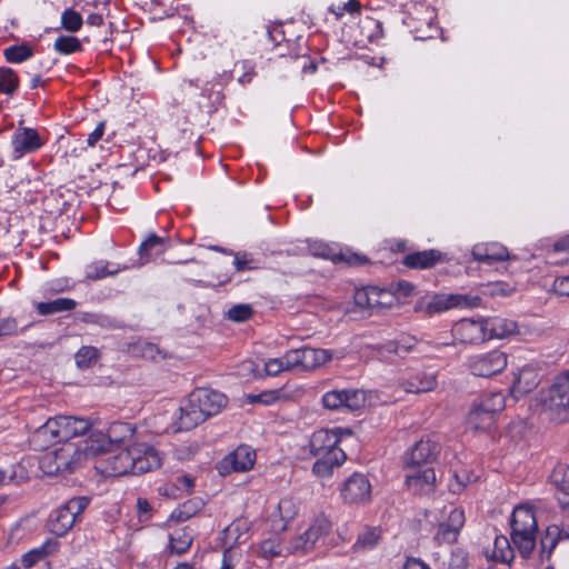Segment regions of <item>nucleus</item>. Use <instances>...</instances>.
Segmentation results:
<instances>
[{
  "mask_svg": "<svg viewBox=\"0 0 569 569\" xmlns=\"http://www.w3.org/2000/svg\"><path fill=\"white\" fill-rule=\"evenodd\" d=\"M383 349L388 352H393L399 356H403L405 353H409L412 350V345H403L395 341H390L383 346Z\"/></svg>",
  "mask_w": 569,
  "mask_h": 569,
  "instance_id": "nucleus-60",
  "label": "nucleus"
},
{
  "mask_svg": "<svg viewBox=\"0 0 569 569\" xmlns=\"http://www.w3.org/2000/svg\"><path fill=\"white\" fill-rule=\"evenodd\" d=\"M284 358H274L270 359L264 365V370L268 376H277L281 371L288 370L287 366L283 363Z\"/></svg>",
  "mask_w": 569,
  "mask_h": 569,
  "instance_id": "nucleus-55",
  "label": "nucleus"
},
{
  "mask_svg": "<svg viewBox=\"0 0 569 569\" xmlns=\"http://www.w3.org/2000/svg\"><path fill=\"white\" fill-rule=\"evenodd\" d=\"M542 409L551 420L563 422L569 419V372L557 377L548 395L542 399Z\"/></svg>",
  "mask_w": 569,
  "mask_h": 569,
  "instance_id": "nucleus-6",
  "label": "nucleus"
},
{
  "mask_svg": "<svg viewBox=\"0 0 569 569\" xmlns=\"http://www.w3.org/2000/svg\"><path fill=\"white\" fill-rule=\"evenodd\" d=\"M452 332L456 339L461 343H481L488 340L485 319H461L453 328Z\"/></svg>",
  "mask_w": 569,
  "mask_h": 569,
  "instance_id": "nucleus-13",
  "label": "nucleus"
},
{
  "mask_svg": "<svg viewBox=\"0 0 569 569\" xmlns=\"http://www.w3.org/2000/svg\"><path fill=\"white\" fill-rule=\"evenodd\" d=\"M330 530V522L326 518H318L316 521L305 531L307 545L315 547L318 539L327 535Z\"/></svg>",
  "mask_w": 569,
  "mask_h": 569,
  "instance_id": "nucleus-38",
  "label": "nucleus"
},
{
  "mask_svg": "<svg viewBox=\"0 0 569 569\" xmlns=\"http://www.w3.org/2000/svg\"><path fill=\"white\" fill-rule=\"evenodd\" d=\"M88 505L89 499L87 497H74L56 508L47 520L46 527L48 531L57 537L64 536L72 529Z\"/></svg>",
  "mask_w": 569,
  "mask_h": 569,
  "instance_id": "nucleus-4",
  "label": "nucleus"
},
{
  "mask_svg": "<svg viewBox=\"0 0 569 569\" xmlns=\"http://www.w3.org/2000/svg\"><path fill=\"white\" fill-rule=\"evenodd\" d=\"M77 307V302L70 298H57L54 300L39 302L37 310L41 316L53 315L63 311H71Z\"/></svg>",
  "mask_w": 569,
  "mask_h": 569,
  "instance_id": "nucleus-29",
  "label": "nucleus"
},
{
  "mask_svg": "<svg viewBox=\"0 0 569 569\" xmlns=\"http://www.w3.org/2000/svg\"><path fill=\"white\" fill-rule=\"evenodd\" d=\"M469 561L468 555L461 549H456L451 552L448 569H468Z\"/></svg>",
  "mask_w": 569,
  "mask_h": 569,
  "instance_id": "nucleus-49",
  "label": "nucleus"
},
{
  "mask_svg": "<svg viewBox=\"0 0 569 569\" xmlns=\"http://www.w3.org/2000/svg\"><path fill=\"white\" fill-rule=\"evenodd\" d=\"M471 253L476 261L487 264H492L509 258L507 248L497 243L477 244L472 248Z\"/></svg>",
  "mask_w": 569,
  "mask_h": 569,
  "instance_id": "nucleus-20",
  "label": "nucleus"
},
{
  "mask_svg": "<svg viewBox=\"0 0 569 569\" xmlns=\"http://www.w3.org/2000/svg\"><path fill=\"white\" fill-rule=\"evenodd\" d=\"M441 260V252L435 249L407 254L403 264L411 269H427Z\"/></svg>",
  "mask_w": 569,
  "mask_h": 569,
  "instance_id": "nucleus-22",
  "label": "nucleus"
},
{
  "mask_svg": "<svg viewBox=\"0 0 569 569\" xmlns=\"http://www.w3.org/2000/svg\"><path fill=\"white\" fill-rule=\"evenodd\" d=\"M347 400V396L342 390H333L323 395L322 403L326 408L336 410L343 407V402Z\"/></svg>",
  "mask_w": 569,
  "mask_h": 569,
  "instance_id": "nucleus-47",
  "label": "nucleus"
},
{
  "mask_svg": "<svg viewBox=\"0 0 569 569\" xmlns=\"http://www.w3.org/2000/svg\"><path fill=\"white\" fill-rule=\"evenodd\" d=\"M307 543L306 532H303L291 541L290 549L292 552L306 553L312 549V547Z\"/></svg>",
  "mask_w": 569,
  "mask_h": 569,
  "instance_id": "nucleus-58",
  "label": "nucleus"
},
{
  "mask_svg": "<svg viewBox=\"0 0 569 569\" xmlns=\"http://www.w3.org/2000/svg\"><path fill=\"white\" fill-rule=\"evenodd\" d=\"M19 87V78L10 68H0V92L12 94Z\"/></svg>",
  "mask_w": 569,
  "mask_h": 569,
  "instance_id": "nucleus-40",
  "label": "nucleus"
},
{
  "mask_svg": "<svg viewBox=\"0 0 569 569\" xmlns=\"http://www.w3.org/2000/svg\"><path fill=\"white\" fill-rule=\"evenodd\" d=\"M481 303L479 296L468 295H435L429 301L417 302L416 311H425L428 315L442 312L451 308H476Z\"/></svg>",
  "mask_w": 569,
  "mask_h": 569,
  "instance_id": "nucleus-8",
  "label": "nucleus"
},
{
  "mask_svg": "<svg viewBox=\"0 0 569 569\" xmlns=\"http://www.w3.org/2000/svg\"><path fill=\"white\" fill-rule=\"evenodd\" d=\"M109 262H94L87 268L86 277L90 280H99L107 276H114L119 272V269L110 270Z\"/></svg>",
  "mask_w": 569,
  "mask_h": 569,
  "instance_id": "nucleus-44",
  "label": "nucleus"
},
{
  "mask_svg": "<svg viewBox=\"0 0 569 569\" xmlns=\"http://www.w3.org/2000/svg\"><path fill=\"white\" fill-rule=\"evenodd\" d=\"M341 497L346 503L361 505L371 498V485L367 476L355 472L343 483Z\"/></svg>",
  "mask_w": 569,
  "mask_h": 569,
  "instance_id": "nucleus-10",
  "label": "nucleus"
},
{
  "mask_svg": "<svg viewBox=\"0 0 569 569\" xmlns=\"http://www.w3.org/2000/svg\"><path fill=\"white\" fill-rule=\"evenodd\" d=\"M252 263L253 259L250 257V254L246 252H237L234 254V267L238 272L253 269L254 267Z\"/></svg>",
  "mask_w": 569,
  "mask_h": 569,
  "instance_id": "nucleus-54",
  "label": "nucleus"
},
{
  "mask_svg": "<svg viewBox=\"0 0 569 569\" xmlns=\"http://www.w3.org/2000/svg\"><path fill=\"white\" fill-rule=\"evenodd\" d=\"M317 457L312 472L320 478L330 477L333 469L340 467L347 459L343 450H335L331 455Z\"/></svg>",
  "mask_w": 569,
  "mask_h": 569,
  "instance_id": "nucleus-21",
  "label": "nucleus"
},
{
  "mask_svg": "<svg viewBox=\"0 0 569 569\" xmlns=\"http://www.w3.org/2000/svg\"><path fill=\"white\" fill-rule=\"evenodd\" d=\"M437 385V376L425 371L413 372L400 382L402 389L410 393L429 392L435 390Z\"/></svg>",
  "mask_w": 569,
  "mask_h": 569,
  "instance_id": "nucleus-19",
  "label": "nucleus"
},
{
  "mask_svg": "<svg viewBox=\"0 0 569 569\" xmlns=\"http://www.w3.org/2000/svg\"><path fill=\"white\" fill-rule=\"evenodd\" d=\"M81 48L80 40L72 36H61L54 42V49L62 54L80 51Z\"/></svg>",
  "mask_w": 569,
  "mask_h": 569,
  "instance_id": "nucleus-43",
  "label": "nucleus"
},
{
  "mask_svg": "<svg viewBox=\"0 0 569 569\" xmlns=\"http://www.w3.org/2000/svg\"><path fill=\"white\" fill-rule=\"evenodd\" d=\"M507 366V357L502 351L495 350L487 355L470 359L469 369L478 377H490L501 372Z\"/></svg>",
  "mask_w": 569,
  "mask_h": 569,
  "instance_id": "nucleus-12",
  "label": "nucleus"
},
{
  "mask_svg": "<svg viewBox=\"0 0 569 569\" xmlns=\"http://www.w3.org/2000/svg\"><path fill=\"white\" fill-rule=\"evenodd\" d=\"M486 413V411L478 410V407L472 405L467 418L469 426L475 430L485 431L490 429L495 423V417L490 413Z\"/></svg>",
  "mask_w": 569,
  "mask_h": 569,
  "instance_id": "nucleus-34",
  "label": "nucleus"
},
{
  "mask_svg": "<svg viewBox=\"0 0 569 569\" xmlns=\"http://www.w3.org/2000/svg\"><path fill=\"white\" fill-rule=\"evenodd\" d=\"M440 451L438 442L421 439L403 455L405 469L430 468Z\"/></svg>",
  "mask_w": 569,
  "mask_h": 569,
  "instance_id": "nucleus-9",
  "label": "nucleus"
},
{
  "mask_svg": "<svg viewBox=\"0 0 569 569\" xmlns=\"http://www.w3.org/2000/svg\"><path fill=\"white\" fill-rule=\"evenodd\" d=\"M406 470V486L409 491L419 496H428L435 491L436 473L433 468H417Z\"/></svg>",
  "mask_w": 569,
  "mask_h": 569,
  "instance_id": "nucleus-14",
  "label": "nucleus"
},
{
  "mask_svg": "<svg viewBox=\"0 0 569 569\" xmlns=\"http://www.w3.org/2000/svg\"><path fill=\"white\" fill-rule=\"evenodd\" d=\"M104 121H101L98 123L96 129L89 134L87 142L90 147H93L102 138L104 133Z\"/></svg>",
  "mask_w": 569,
  "mask_h": 569,
  "instance_id": "nucleus-63",
  "label": "nucleus"
},
{
  "mask_svg": "<svg viewBox=\"0 0 569 569\" xmlns=\"http://www.w3.org/2000/svg\"><path fill=\"white\" fill-rule=\"evenodd\" d=\"M227 397L218 391L198 388L188 398L187 405L180 408L179 429L191 430L226 407Z\"/></svg>",
  "mask_w": 569,
  "mask_h": 569,
  "instance_id": "nucleus-2",
  "label": "nucleus"
},
{
  "mask_svg": "<svg viewBox=\"0 0 569 569\" xmlns=\"http://www.w3.org/2000/svg\"><path fill=\"white\" fill-rule=\"evenodd\" d=\"M277 510L279 520H272V528L274 531L281 532L287 529L288 522L296 517L298 508L292 499L283 498L279 501Z\"/></svg>",
  "mask_w": 569,
  "mask_h": 569,
  "instance_id": "nucleus-26",
  "label": "nucleus"
},
{
  "mask_svg": "<svg viewBox=\"0 0 569 569\" xmlns=\"http://www.w3.org/2000/svg\"><path fill=\"white\" fill-rule=\"evenodd\" d=\"M256 452L248 446H240L233 452L224 457L220 463L221 473L231 471L243 472L253 467Z\"/></svg>",
  "mask_w": 569,
  "mask_h": 569,
  "instance_id": "nucleus-15",
  "label": "nucleus"
},
{
  "mask_svg": "<svg viewBox=\"0 0 569 569\" xmlns=\"http://www.w3.org/2000/svg\"><path fill=\"white\" fill-rule=\"evenodd\" d=\"M167 239L151 233L139 247L141 264L149 262L152 258L166 251Z\"/></svg>",
  "mask_w": 569,
  "mask_h": 569,
  "instance_id": "nucleus-24",
  "label": "nucleus"
},
{
  "mask_svg": "<svg viewBox=\"0 0 569 569\" xmlns=\"http://www.w3.org/2000/svg\"><path fill=\"white\" fill-rule=\"evenodd\" d=\"M137 509L141 521H147L150 519L152 507L146 498H138Z\"/></svg>",
  "mask_w": 569,
  "mask_h": 569,
  "instance_id": "nucleus-59",
  "label": "nucleus"
},
{
  "mask_svg": "<svg viewBox=\"0 0 569 569\" xmlns=\"http://www.w3.org/2000/svg\"><path fill=\"white\" fill-rule=\"evenodd\" d=\"M91 431L94 429L87 419L59 416L48 419L43 426L38 428L32 435L31 443L36 449L42 450L51 443H72L73 438L83 436L89 438Z\"/></svg>",
  "mask_w": 569,
  "mask_h": 569,
  "instance_id": "nucleus-1",
  "label": "nucleus"
},
{
  "mask_svg": "<svg viewBox=\"0 0 569 569\" xmlns=\"http://www.w3.org/2000/svg\"><path fill=\"white\" fill-rule=\"evenodd\" d=\"M253 310L249 305H236L228 310V318L236 322H243L251 318Z\"/></svg>",
  "mask_w": 569,
  "mask_h": 569,
  "instance_id": "nucleus-48",
  "label": "nucleus"
},
{
  "mask_svg": "<svg viewBox=\"0 0 569 569\" xmlns=\"http://www.w3.org/2000/svg\"><path fill=\"white\" fill-rule=\"evenodd\" d=\"M43 144L38 131L32 128H21L16 131L12 138V146L16 158L24 153L34 152Z\"/></svg>",
  "mask_w": 569,
  "mask_h": 569,
  "instance_id": "nucleus-17",
  "label": "nucleus"
},
{
  "mask_svg": "<svg viewBox=\"0 0 569 569\" xmlns=\"http://www.w3.org/2000/svg\"><path fill=\"white\" fill-rule=\"evenodd\" d=\"M194 487V478L188 475L176 477L174 481L160 488V493L177 498L182 492L191 493Z\"/></svg>",
  "mask_w": 569,
  "mask_h": 569,
  "instance_id": "nucleus-28",
  "label": "nucleus"
},
{
  "mask_svg": "<svg viewBox=\"0 0 569 569\" xmlns=\"http://www.w3.org/2000/svg\"><path fill=\"white\" fill-rule=\"evenodd\" d=\"M132 455L134 458L133 473L148 472L161 466L159 452L146 443L133 445Z\"/></svg>",
  "mask_w": 569,
  "mask_h": 569,
  "instance_id": "nucleus-16",
  "label": "nucleus"
},
{
  "mask_svg": "<svg viewBox=\"0 0 569 569\" xmlns=\"http://www.w3.org/2000/svg\"><path fill=\"white\" fill-rule=\"evenodd\" d=\"M298 68H301L303 72L316 70V64L310 60L308 56H297L293 58Z\"/></svg>",
  "mask_w": 569,
  "mask_h": 569,
  "instance_id": "nucleus-62",
  "label": "nucleus"
},
{
  "mask_svg": "<svg viewBox=\"0 0 569 569\" xmlns=\"http://www.w3.org/2000/svg\"><path fill=\"white\" fill-rule=\"evenodd\" d=\"M342 433L351 435V431L337 428L335 430L320 429L312 433L309 447L312 456H328L335 450H342L338 447Z\"/></svg>",
  "mask_w": 569,
  "mask_h": 569,
  "instance_id": "nucleus-11",
  "label": "nucleus"
},
{
  "mask_svg": "<svg viewBox=\"0 0 569 569\" xmlns=\"http://www.w3.org/2000/svg\"><path fill=\"white\" fill-rule=\"evenodd\" d=\"M260 552L263 557H274L281 553V548L274 540H264L260 546Z\"/></svg>",
  "mask_w": 569,
  "mask_h": 569,
  "instance_id": "nucleus-57",
  "label": "nucleus"
},
{
  "mask_svg": "<svg viewBox=\"0 0 569 569\" xmlns=\"http://www.w3.org/2000/svg\"><path fill=\"white\" fill-rule=\"evenodd\" d=\"M549 479L556 489H569V466L566 463H557Z\"/></svg>",
  "mask_w": 569,
  "mask_h": 569,
  "instance_id": "nucleus-41",
  "label": "nucleus"
},
{
  "mask_svg": "<svg viewBox=\"0 0 569 569\" xmlns=\"http://www.w3.org/2000/svg\"><path fill=\"white\" fill-rule=\"evenodd\" d=\"M485 321L488 340L493 338L503 339L518 332V326L515 321L497 317L485 319Z\"/></svg>",
  "mask_w": 569,
  "mask_h": 569,
  "instance_id": "nucleus-23",
  "label": "nucleus"
},
{
  "mask_svg": "<svg viewBox=\"0 0 569 569\" xmlns=\"http://www.w3.org/2000/svg\"><path fill=\"white\" fill-rule=\"evenodd\" d=\"M82 446L79 443H63L62 447L52 451L46 457L49 461V473H71L82 462L84 458L92 457L86 448V440Z\"/></svg>",
  "mask_w": 569,
  "mask_h": 569,
  "instance_id": "nucleus-7",
  "label": "nucleus"
},
{
  "mask_svg": "<svg viewBox=\"0 0 569 569\" xmlns=\"http://www.w3.org/2000/svg\"><path fill=\"white\" fill-rule=\"evenodd\" d=\"M539 382L540 378L538 371L529 366L523 367L516 375L510 388V393L515 399H519L536 389Z\"/></svg>",
  "mask_w": 569,
  "mask_h": 569,
  "instance_id": "nucleus-18",
  "label": "nucleus"
},
{
  "mask_svg": "<svg viewBox=\"0 0 569 569\" xmlns=\"http://www.w3.org/2000/svg\"><path fill=\"white\" fill-rule=\"evenodd\" d=\"M515 557L513 548L505 536H497L493 543L492 559L510 565Z\"/></svg>",
  "mask_w": 569,
  "mask_h": 569,
  "instance_id": "nucleus-36",
  "label": "nucleus"
},
{
  "mask_svg": "<svg viewBox=\"0 0 569 569\" xmlns=\"http://www.w3.org/2000/svg\"><path fill=\"white\" fill-rule=\"evenodd\" d=\"M511 541L523 559H529L536 547L538 523L533 509L520 505L513 509L511 517Z\"/></svg>",
  "mask_w": 569,
  "mask_h": 569,
  "instance_id": "nucleus-3",
  "label": "nucleus"
},
{
  "mask_svg": "<svg viewBox=\"0 0 569 569\" xmlns=\"http://www.w3.org/2000/svg\"><path fill=\"white\" fill-rule=\"evenodd\" d=\"M343 391L347 396V400H345L343 407H346L350 410L359 409L363 402V397L361 396V393L357 390H343Z\"/></svg>",
  "mask_w": 569,
  "mask_h": 569,
  "instance_id": "nucleus-53",
  "label": "nucleus"
},
{
  "mask_svg": "<svg viewBox=\"0 0 569 569\" xmlns=\"http://www.w3.org/2000/svg\"><path fill=\"white\" fill-rule=\"evenodd\" d=\"M0 331L2 337L13 336L18 332V322L12 317L0 319Z\"/></svg>",
  "mask_w": 569,
  "mask_h": 569,
  "instance_id": "nucleus-56",
  "label": "nucleus"
},
{
  "mask_svg": "<svg viewBox=\"0 0 569 569\" xmlns=\"http://www.w3.org/2000/svg\"><path fill=\"white\" fill-rule=\"evenodd\" d=\"M134 428L122 421L112 422L107 433L99 430L91 431L89 439H86V448L92 457L111 451L113 445H119L133 436Z\"/></svg>",
  "mask_w": 569,
  "mask_h": 569,
  "instance_id": "nucleus-5",
  "label": "nucleus"
},
{
  "mask_svg": "<svg viewBox=\"0 0 569 569\" xmlns=\"http://www.w3.org/2000/svg\"><path fill=\"white\" fill-rule=\"evenodd\" d=\"M134 458L132 446L121 450L112 458V469L118 475L133 473Z\"/></svg>",
  "mask_w": 569,
  "mask_h": 569,
  "instance_id": "nucleus-35",
  "label": "nucleus"
},
{
  "mask_svg": "<svg viewBox=\"0 0 569 569\" xmlns=\"http://www.w3.org/2000/svg\"><path fill=\"white\" fill-rule=\"evenodd\" d=\"M561 537V530L558 526L552 525L549 526L546 530L545 536L541 538L540 545H541V551L540 557L542 559H549L555 547L558 543V540Z\"/></svg>",
  "mask_w": 569,
  "mask_h": 569,
  "instance_id": "nucleus-37",
  "label": "nucleus"
},
{
  "mask_svg": "<svg viewBox=\"0 0 569 569\" xmlns=\"http://www.w3.org/2000/svg\"><path fill=\"white\" fill-rule=\"evenodd\" d=\"M458 531L449 528L446 523H440L435 539L440 543H453L457 541Z\"/></svg>",
  "mask_w": 569,
  "mask_h": 569,
  "instance_id": "nucleus-50",
  "label": "nucleus"
},
{
  "mask_svg": "<svg viewBox=\"0 0 569 569\" xmlns=\"http://www.w3.org/2000/svg\"><path fill=\"white\" fill-rule=\"evenodd\" d=\"M193 540L189 528H181L170 535V548L173 552L182 555L190 548Z\"/></svg>",
  "mask_w": 569,
  "mask_h": 569,
  "instance_id": "nucleus-33",
  "label": "nucleus"
},
{
  "mask_svg": "<svg viewBox=\"0 0 569 569\" xmlns=\"http://www.w3.org/2000/svg\"><path fill=\"white\" fill-rule=\"evenodd\" d=\"M449 528H452L455 531L460 532V529L465 525V513L461 509L453 508L449 516L447 522H445Z\"/></svg>",
  "mask_w": 569,
  "mask_h": 569,
  "instance_id": "nucleus-51",
  "label": "nucleus"
},
{
  "mask_svg": "<svg viewBox=\"0 0 569 569\" xmlns=\"http://www.w3.org/2000/svg\"><path fill=\"white\" fill-rule=\"evenodd\" d=\"M61 23L66 30L77 32L81 29L83 21L79 12L72 9H67L61 16Z\"/></svg>",
  "mask_w": 569,
  "mask_h": 569,
  "instance_id": "nucleus-46",
  "label": "nucleus"
},
{
  "mask_svg": "<svg viewBox=\"0 0 569 569\" xmlns=\"http://www.w3.org/2000/svg\"><path fill=\"white\" fill-rule=\"evenodd\" d=\"M381 539V530L378 527L366 526L358 533V538L352 546L356 552H366L373 549Z\"/></svg>",
  "mask_w": 569,
  "mask_h": 569,
  "instance_id": "nucleus-25",
  "label": "nucleus"
},
{
  "mask_svg": "<svg viewBox=\"0 0 569 569\" xmlns=\"http://www.w3.org/2000/svg\"><path fill=\"white\" fill-rule=\"evenodd\" d=\"M403 569H430L427 563L418 558H407Z\"/></svg>",
  "mask_w": 569,
  "mask_h": 569,
  "instance_id": "nucleus-64",
  "label": "nucleus"
},
{
  "mask_svg": "<svg viewBox=\"0 0 569 569\" xmlns=\"http://www.w3.org/2000/svg\"><path fill=\"white\" fill-rule=\"evenodd\" d=\"M386 295L385 291L375 287L359 289L355 292V303L361 309H373L382 305L380 298Z\"/></svg>",
  "mask_w": 569,
  "mask_h": 569,
  "instance_id": "nucleus-27",
  "label": "nucleus"
},
{
  "mask_svg": "<svg viewBox=\"0 0 569 569\" xmlns=\"http://www.w3.org/2000/svg\"><path fill=\"white\" fill-rule=\"evenodd\" d=\"M58 547V543L56 541H47L41 548L34 549L27 553L22 562L26 567H31L37 560L41 559L42 557L53 552Z\"/></svg>",
  "mask_w": 569,
  "mask_h": 569,
  "instance_id": "nucleus-45",
  "label": "nucleus"
},
{
  "mask_svg": "<svg viewBox=\"0 0 569 569\" xmlns=\"http://www.w3.org/2000/svg\"><path fill=\"white\" fill-rule=\"evenodd\" d=\"M283 358V363L287 366L288 370L295 368H299L302 370L301 348L287 351Z\"/></svg>",
  "mask_w": 569,
  "mask_h": 569,
  "instance_id": "nucleus-52",
  "label": "nucleus"
},
{
  "mask_svg": "<svg viewBox=\"0 0 569 569\" xmlns=\"http://www.w3.org/2000/svg\"><path fill=\"white\" fill-rule=\"evenodd\" d=\"M100 357V351L91 346L81 347L76 353V363L79 368H88Z\"/></svg>",
  "mask_w": 569,
  "mask_h": 569,
  "instance_id": "nucleus-42",
  "label": "nucleus"
},
{
  "mask_svg": "<svg viewBox=\"0 0 569 569\" xmlns=\"http://www.w3.org/2000/svg\"><path fill=\"white\" fill-rule=\"evenodd\" d=\"M473 405L478 407V410H483L493 417L497 412H500L506 403L505 397L501 392H492L481 396Z\"/></svg>",
  "mask_w": 569,
  "mask_h": 569,
  "instance_id": "nucleus-31",
  "label": "nucleus"
},
{
  "mask_svg": "<svg viewBox=\"0 0 569 569\" xmlns=\"http://www.w3.org/2000/svg\"><path fill=\"white\" fill-rule=\"evenodd\" d=\"M203 507V502L199 498L190 499L182 505H180L178 508H176L171 516L170 520L176 522H184L194 515H197L201 508Z\"/></svg>",
  "mask_w": 569,
  "mask_h": 569,
  "instance_id": "nucleus-32",
  "label": "nucleus"
},
{
  "mask_svg": "<svg viewBox=\"0 0 569 569\" xmlns=\"http://www.w3.org/2000/svg\"><path fill=\"white\" fill-rule=\"evenodd\" d=\"M302 370H313L330 360L326 350L301 348Z\"/></svg>",
  "mask_w": 569,
  "mask_h": 569,
  "instance_id": "nucleus-30",
  "label": "nucleus"
},
{
  "mask_svg": "<svg viewBox=\"0 0 569 569\" xmlns=\"http://www.w3.org/2000/svg\"><path fill=\"white\" fill-rule=\"evenodd\" d=\"M4 58L10 63L22 62L33 56V50L28 44L11 46L4 49Z\"/></svg>",
  "mask_w": 569,
  "mask_h": 569,
  "instance_id": "nucleus-39",
  "label": "nucleus"
},
{
  "mask_svg": "<svg viewBox=\"0 0 569 569\" xmlns=\"http://www.w3.org/2000/svg\"><path fill=\"white\" fill-rule=\"evenodd\" d=\"M553 287L558 295L569 297V276L557 278Z\"/></svg>",
  "mask_w": 569,
  "mask_h": 569,
  "instance_id": "nucleus-61",
  "label": "nucleus"
}]
</instances>
